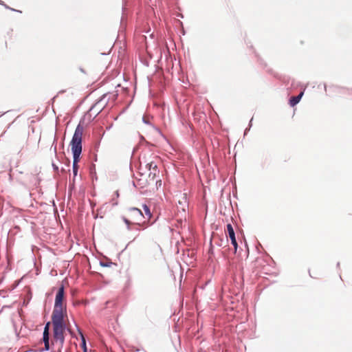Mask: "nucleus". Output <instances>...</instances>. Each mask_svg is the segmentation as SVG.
<instances>
[{
    "label": "nucleus",
    "instance_id": "1",
    "mask_svg": "<svg viewBox=\"0 0 352 352\" xmlns=\"http://www.w3.org/2000/svg\"><path fill=\"white\" fill-rule=\"evenodd\" d=\"M84 128L80 124L76 126L74 134L70 142L71 149L73 153V173L74 175H77L80 160V155L82 152V138Z\"/></svg>",
    "mask_w": 352,
    "mask_h": 352
},
{
    "label": "nucleus",
    "instance_id": "2",
    "mask_svg": "<svg viewBox=\"0 0 352 352\" xmlns=\"http://www.w3.org/2000/svg\"><path fill=\"white\" fill-rule=\"evenodd\" d=\"M160 162V159L159 158L158 156L152 154H149L148 155L144 154V155H142L140 160V169H147V174L148 177H150L152 179H154L159 173L157 166ZM142 174H146V173Z\"/></svg>",
    "mask_w": 352,
    "mask_h": 352
},
{
    "label": "nucleus",
    "instance_id": "3",
    "mask_svg": "<svg viewBox=\"0 0 352 352\" xmlns=\"http://www.w3.org/2000/svg\"><path fill=\"white\" fill-rule=\"evenodd\" d=\"M65 316H52V320L53 324L54 338L56 340L59 341L61 344L64 342V324Z\"/></svg>",
    "mask_w": 352,
    "mask_h": 352
},
{
    "label": "nucleus",
    "instance_id": "4",
    "mask_svg": "<svg viewBox=\"0 0 352 352\" xmlns=\"http://www.w3.org/2000/svg\"><path fill=\"white\" fill-rule=\"evenodd\" d=\"M65 298L64 287L62 285L58 290L56 298L54 308L52 316H65L66 307L63 304Z\"/></svg>",
    "mask_w": 352,
    "mask_h": 352
},
{
    "label": "nucleus",
    "instance_id": "5",
    "mask_svg": "<svg viewBox=\"0 0 352 352\" xmlns=\"http://www.w3.org/2000/svg\"><path fill=\"white\" fill-rule=\"evenodd\" d=\"M127 224L142 225L146 223L142 212L137 208H131L127 212V218L124 219Z\"/></svg>",
    "mask_w": 352,
    "mask_h": 352
},
{
    "label": "nucleus",
    "instance_id": "6",
    "mask_svg": "<svg viewBox=\"0 0 352 352\" xmlns=\"http://www.w3.org/2000/svg\"><path fill=\"white\" fill-rule=\"evenodd\" d=\"M146 253L149 258H156L157 256L162 255V250L158 243L152 242L148 244L146 248Z\"/></svg>",
    "mask_w": 352,
    "mask_h": 352
},
{
    "label": "nucleus",
    "instance_id": "7",
    "mask_svg": "<svg viewBox=\"0 0 352 352\" xmlns=\"http://www.w3.org/2000/svg\"><path fill=\"white\" fill-rule=\"evenodd\" d=\"M226 232L228 233V236L230 237V239L231 240V243H232V244L233 245V246L234 248V252L236 253V252L237 250V248H238V244H237V242H236V240L235 233H234V229H233V228H232V225L230 223H228L227 225Z\"/></svg>",
    "mask_w": 352,
    "mask_h": 352
},
{
    "label": "nucleus",
    "instance_id": "8",
    "mask_svg": "<svg viewBox=\"0 0 352 352\" xmlns=\"http://www.w3.org/2000/svg\"><path fill=\"white\" fill-rule=\"evenodd\" d=\"M49 328H50V322H47L45 324V327L44 328L43 331V340L45 344V348L46 350H49Z\"/></svg>",
    "mask_w": 352,
    "mask_h": 352
},
{
    "label": "nucleus",
    "instance_id": "9",
    "mask_svg": "<svg viewBox=\"0 0 352 352\" xmlns=\"http://www.w3.org/2000/svg\"><path fill=\"white\" fill-rule=\"evenodd\" d=\"M303 96V92H301L298 96H292L289 100V104L291 107H294L296 104H297L302 96Z\"/></svg>",
    "mask_w": 352,
    "mask_h": 352
},
{
    "label": "nucleus",
    "instance_id": "10",
    "mask_svg": "<svg viewBox=\"0 0 352 352\" xmlns=\"http://www.w3.org/2000/svg\"><path fill=\"white\" fill-rule=\"evenodd\" d=\"M143 209L144 211V220H146V221H149L152 217V214L149 208L146 205H144Z\"/></svg>",
    "mask_w": 352,
    "mask_h": 352
},
{
    "label": "nucleus",
    "instance_id": "11",
    "mask_svg": "<svg viewBox=\"0 0 352 352\" xmlns=\"http://www.w3.org/2000/svg\"><path fill=\"white\" fill-rule=\"evenodd\" d=\"M81 336H82L81 347L82 348L84 352H87V346H86L85 339L84 336H82V334H81Z\"/></svg>",
    "mask_w": 352,
    "mask_h": 352
},
{
    "label": "nucleus",
    "instance_id": "12",
    "mask_svg": "<svg viewBox=\"0 0 352 352\" xmlns=\"http://www.w3.org/2000/svg\"><path fill=\"white\" fill-rule=\"evenodd\" d=\"M102 100V99L99 101H98L93 107H92V109H96V110H98L100 109V111L102 109V107L99 106L100 104V101Z\"/></svg>",
    "mask_w": 352,
    "mask_h": 352
},
{
    "label": "nucleus",
    "instance_id": "13",
    "mask_svg": "<svg viewBox=\"0 0 352 352\" xmlns=\"http://www.w3.org/2000/svg\"><path fill=\"white\" fill-rule=\"evenodd\" d=\"M0 5L5 6L6 8H9V6L6 5L1 0H0Z\"/></svg>",
    "mask_w": 352,
    "mask_h": 352
}]
</instances>
